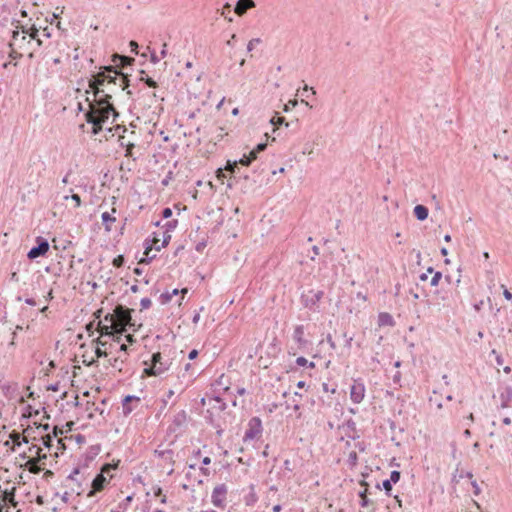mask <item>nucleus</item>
<instances>
[{
  "label": "nucleus",
  "mask_w": 512,
  "mask_h": 512,
  "mask_svg": "<svg viewBox=\"0 0 512 512\" xmlns=\"http://www.w3.org/2000/svg\"><path fill=\"white\" fill-rule=\"evenodd\" d=\"M158 242H159V239L156 236H154V238L152 240H148V239L145 240V242H144L145 257H143L139 260V264H149L156 257V255L150 256V252L153 249V247H155V250L160 251L162 246L157 245Z\"/></svg>",
  "instance_id": "obj_7"
},
{
  "label": "nucleus",
  "mask_w": 512,
  "mask_h": 512,
  "mask_svg": "<svg viewBox=\"0 0 512 512\" xmlns=\"http://www.w3.org/2000/svg\"><path fill=\"white\" fill-rule=\"evenodd\" d=\"M31 38H27V35H21L18 30H14L12 34V40L9 43L10 47H16L18 49H24L26 44L31 43Z\"/></svg>",
  "instance_id": "obj_11"
},
{
  "label": "nucleus",
  "mask_w": 512,
  "mask_h": 512,
  "mask_svg": "<svg viewBox=\"0 0 512 512\" xmlns=\"http://www.w3.org/2000/svg\"><path fill=\"white\" fill-rule=\"evenodd\" d=\"M343 337L345 338V347H347L348 349L351 348L353 337L348 336L347 333H344Z\"/></svg>",
  "instance_id": "obj_52"
},
{
  "label": "nucleus",
  "mask_w": 512,
  "mask_h": 512,
  "mask_svg": "<svg viewBox=\"0 0 512 512\" xmlns=\"http://www.w3.org/2000/svg\"><path fill=\"white\" fill-rule=\"evenodd\" d=\"M227 487L225 484L217 485L212 492L211 501L215 507L222 508L226 500Z\"/></svg>",
  "instance_id": "obj_8"
},
{
  "label": "nucleus",
  "mask_w": 512,
  "mask_h": 512,
  "mask_svg": "<svg viewBox=\"0 0 512 512\" xmlns=\"http://www.w3.org/2000/svg\"><path fill=\"white\" fill-rule=\"evenodd\" d=\"M266 147H267L266 143H259V144H257V146L254 149H255V152L260 153V152L264 151L266 149Z\"/></svg>",
  "instance_id": "obj_55"
},
{
  "label": "nucleus",
  "mask_w": 512,
  "mask_h": 512,
  "mask_svg": "<svg viewBox=\"0 0 512 512\" xmlns=\"http://www.w3.org/2000/svg\"><path fill=\"white\" fill-rule=\"evenodd\" d=\"M378 324L379 326H393L394 319L389 313L381 312L378 315Z\"/></svg>",
  "instance_id": "obj_20"
},
{
  "label": "nucleus",
  "mask_w": 512,
  "mask_h": 512,
  "mask_svg": "<svg viewBox=\"0 0 512 512\" xmlns=\"http://www.w3.org/2000/svg\"><path fill=\"white\" fill-rule=\"evenodd\" d=\"M150 60L152 63L156 64L159 62V58L157 57V55L155 54V52H152L151 53V57H150Z\"/></svg>",
  "instance_id": "obj_61"
},
{
  "label": "nucleus",
  "mask_w": 512,
  "mask_h": 512,
  "mask_svg": "<svg viewBox=\"0 0 512 512\" xmlns=\"http://www.w3.org/2000/svg\"><path fill=\"white\" fill-rule=\"evenodd\" d=\"M261 40L259 38H253L251 39L247 44V52H251L256 44H259Z\"/></svg>",
  "instance_id": "obj_37"
},
{
  "label": "nucleus",
  "mask_w": 512,
  "mask_h": 512,
  "mask_svg": "<svg viewBox=\"0 0 512 512\" xmlns=\"http://www.w3.org/2000/svg\"><path fill=\"white\" fill-rule=\"evenodd\" d=\"M414 215L419 221H424L428 218L429 210L426 206L418 204L414 207Z\"/></svg>",
  "instance_id": "obj_19"
},
{
  "label": "nucleus",
  "mask_w": 512,
  "mask_h": 512,
  "mask_svg": "<svg viewBox=\"0 0 512 512\" xmlns=\"http://www.w3.org/2000/svg\"><path fill=\"white\" fill-rule=\"evenodd\" d=\"M383 489L385 490L386 494H390L392 490V482L389 479H386L382 483Z\"/></svg>",
  "instance_id": "obj_41"
},
{
  "label": "nucleus",
  "mask_w": 512,
  "mask_h": 512,
  "mask_svg": "<svg viewBox=\"0 0 512 512\" xmlns=\"http://www.w3.org/2000/svg\"><path fill=\"white\" fill-rule=\"evenodd\" d=\"M257 499H258V498H257V495H256V493H255V491H254V488H253V486H251V491H250V492H249V494L245 497V503H246V505H248V506H252V505H254V504L256 503Z\"/></svg>",
  "instance_id": "obj_29"
},
{
  "label": "nucleus",
  "mask_w": 512,
  "mask_h": 512,
  "mask_svg": "<svg viewBox=\"0 0 512 512\" xmlns=\"http://www.w3.org/2000/svg\"><path fill=\"white\" fill-rule=\"evenodd\" d=\"M491 354L495 356V361L498 366H502L504 363V359L495 349L491 351Z\"/></svg>",
  "instance_id": "obj_35"
},
{
  "label": "nucleus",
  "mask_w": 512,
  "mask_h": 512,
  "mask_svg": "<svg viewBox=\"0 0 512 512\" xmlns=\"http://www.w3.org/2000/svg\"><path fill=\"white\" fill-rule=\"evenodd\" d=\"M400 379H401V373L397 371L395 373V375L393 376V381H394V383H399Z\"/></svg>",
  "instance_id": "obj_62"
},
{
  "label": "nucleus",
  "mask_w": 512,
  "mask_h": 512,
  "mask_svg": "<svg viewBox=\"0 0 512 512\" xmlns=\"http://www.w3.org/2000/svg\"><path fill=\"white\" fill-rule=\"evenodd\" d=\"M323 297V291H310L309 294L303 295L302 299L304 301V305L306 307L312 308L313 306L317 305V303L321 300Z\"/></svg>",
  "instance_id": "obj_13"
},
{
  "label": "nucleus",
  "mask_w": 512,
  "mask_h": 512,
  "mask_svg": "<svg viewBox=\"0 0 512 512\" xmlns=\"http://www.w3.org/2000/svg\"><path fill=\"white\" fill-rule=\"evenodd\" d=\"M296 364L298 366L304 367L308 364V360L305 357L300 356L296 359Z\"/></svg>",
  "instance_id": "obj_48"
},
{
  "label": "nucleus",
  "mask_w": 512,
  "mask_h": 512,
  "mask_svg": "<svg viewBox=\"0 0 512 512\" xmlns=\"http://www.w3.org/2000/svg\"><path fill=\"white\" fill-rule=\"evenodd\" d=\"M9 438L13 441L15 446H20V444H21V441H20L21 436H20L19 432L15 431V430L12 431L10 433V435H9Z\"/></svg>",
  "instance_id": "obj_32"
},
{
  "label": "nucleus",
  "mask_w": 512,
  "mask_h": 512,
  "mask_svg": "<svg viewBox=\"0 0 512 512\" xmlns=\"http://www.w3.org/2000/svg\"><path fill=\"white\" fill-rule=\"evenodd\" d=\"M71 200H73L75 202V207H80L81 206V198L78 194H72L70 196Z\"/></svg>",
  "instance_id": "obj_50"
},
{
  "label": "nucleus",
  "mask_w": 512,
  "mask_h": 512,
  "mask_svg": "<svg viewBox=\"0 0 512 512\" xmlns=\"http://www.w3.org/2000/svg\"><path fill=\"white\" fill-rule=\"evenodd\" d=\"M262 433V422L259 417H253L248 422V428L244 434L243 441H252Z\"/></svg>",
  "instance_id": "obj_4"
},
{
  "label": "nucleus",
  "mask_w": 512,
  "mask_h": 512,
  "mask_svg": "<svg viewBox=\"0 0 512 512\" xmlns=\"http://www.w3.org/2000/svg\"><path fill=\"white\" fill-rule=\"evenodd\" d=\"M365 395V387L362 383L355 382L350 389V398L351 400L359 404L364 399Z\"/></svg>",
  "instance_id": "obj_12"
},
{
  "label": "nucleus",
  "mask_w": 512,
  "mask_h": 512,
  "mask_svg": "<svg viewBox=\"0 0 512 512\" xmlns=\"http://www.w3.org/2000/svg\"><path fill=\"white\" fill-rule=\"evenodd\" d=\"M293 340L297 344V349L305 352L311 345L310 341L304 337V326L297 325L293 332Z\"/></svg>",
  "instance_id": "obj_9"
},
{
  "label": "nucleus",
  "mask_w": 512,
  "mask_h": 512,
  "mask_svg": "<svg viewBox=\"0 0 512 512\" xmlns=\"http://www.w3.org/2000/svg\"><path fill=\"white\" fill-rule=\"evenodd\" d=\"M140 73L142 76L140 77V81L144 82L150 88H156L158 86L157 82L153 80L151 77L145 74L144 70H141Z\"/></svg>",
  "instance_id": "obj_27"
},
{
  "label": "nucleus",
  "mask_w": 512,
  "mask_h": 512,
  "mask_svg": "<svg viewBox=\"0 0 512 512\" xmlns=\"http://www.w3.org/2000/svg\"><path fill=\"white\" fill-rule=\"evenodd\" d=\"M169 368V360H163L160 352L154 353L151 356V365L145 368V373L148 375L158 376L167 371Z\"/></svg>",
  "instance_id": "obj_3"
},
{
  "label": "nucleus",
  "mask_w": 512,
  "mask_h": 512,
  "mask_svg": "<svg viewBox=\"0 0 512 512\" xmlns=\"http://www.w3.org/2000/svg\"><path fill=\"white\" fill-rule=\"evenodd\" d=\"M179 292H181L182 295H185L188 292V289L183 288L181 291H179L178 289H173V291L171 293H169V292L162 293L160 296L161 302L163 304L168 303L172 299V297L177 295Z\"/></svg>",
  "instance_id": "obj_22"
},
{
  "label": "nucleus",
  "mask_w": 512,
  "mask_h": 512,
  "mask_svg": "<svg viewBox=\"0 0 512 512\" xmlns=\"http://www.w3.org/2000/svg\"><path fill=\"white\" fill-rule=\"evenodd\" d=\"M238 165H239V163L237 160H234V161L228 160L226 163V166H225V171L231 173L234 177H236L237 175L241 176L240 168Z\"/></svg>",
  "instance_id": "obj_21"
},
{
  "label": "nucleus",
  "mask_w": 512,
  "mask_h": 512,
  "mask_svg": "<svg viewBox=\"0 0 512 512\" xmlns=\"http://www.w3.org/2000/svg\"><path fill=\"white\" fill-rule=\"evenodd\" d=\"M132 312V309L121 304L116 305L114 308L113 315L115 319V329L117 331V336H114V340L116 342L120 341L122 333L126 331V326H132Z\"/></svg>",
  "instance_id": "obj_2"
},
{
  "label": "nucleus",
  "mask_w": 512,
  "mask_h": 512,
  "mask_svg": "<svg viewBox=\"0 0 512 512\" xmlns=\"http://www.w3.org/2000/svg\"><path fill=\"white\" fill-rule=\"evenodd\" d=\"M210 402H214L212 404V408L216 409L218 411H224L227 407L226 403L219 396H215V397L211 398Z\"/></svg>",
  "instance_id": "obj_26"
},
{
  "label": "nucleus",
  "mask_w": 512,
  "mask_h": 512,
  "mask_svg": "<svg viewBox=\"0 0 512 512\" xmlns=\"http://www.w3.org/2000/svg\"><path fill=\"white\" fill-rule=\"evenodd\" d=\"M103 324L102 321L98 322V329L101 333V336H111L112 335V328L115 327V319L113 313H108L104 317Z\"/></svg>",
  "instance_id": "obj_10"
},
{
  "label": "nucleus",
  "mask_w": 512,
  "mask_h": 512,
  "mask_svg": "<svg viewBox=\"0 0 512 512\" xmlns=\"http://www.w3.org/2000/svg\"><path fill=\"white\" fill-rule=\"evenodd\" d=\"M197 356H198V351H197L196 349L191 350V351L189 352V354H188V358H189L190 360L195 359Z\"/></svg>",
  "instance_id": "obj_59"
},
{
  "label": "nucleus",
  "mask_w": 512,
  "mask_h": 512,
  "mask_svg": "<svg viewBox=\"0 0 512 512\" xmlns=\"http://www.w3.org/2000/svg\"><path fill=\"white\" fill-rule=\"evenodd\" d=\"M125 147H126L125 156L126 157L132 156V150L135 147V144L132 142H127V144H125Z\"/></svg>",
  "instance_id": "obj_44"
},
{
  "label": "nucleus",
  "mask_w": 512,
  "mask_h": 512,
  "mask_svg": "<svg viewBox=\"0 0 512 512\" xmlns=\"http://www.w3.org/2000/svg\"><path fill=\"white\" fill-rule=\"evenodd\" d=\"M16 28H21L22 35H28L31 39L36 40L37 46H41L42 41L37 38L38 29L35 27V25H31L30 27H28L27 25H17Z\"/></svg>",
  "instance_id": "obj_17"
},
{
  "label": "nucleus",
  "mask_w": 512,
  "mask_h": 512,
  "mask_svg": "<svg viewBox=\"0 0 512 512\" xmlns=\"http://www.w3.org/2000/svg\"><path fill=\"white\" fill-rule=\"evenodd\" d=\"M400 476H401V474H400V472H399V471H397V470H393V471L390 473V479H389V480H390L392 483H397V482L400 480Z\"/></svg>",
  "instance_id": "obj_38"
},
{
  "label": "nucleus",
  "mask_w": 512,
  "mask_h": 512,
  "mask_svg": "<svg viewBox=\"0 0 512 512\" xmlns=\"http://www.w3.org/2000/svg\"><path fill=\"white\" fill-rule=\"evenodd\" d=\"M359 497L361 498L360 505L362 507H366L369 504V500L366 496V490L359 492Z\"/></svg>",
  "instance_id": "obj_36"
},
{
  "label": "nucleus",
  "mask_w": 512,
  "mask_h": 512,
  "mask_svg": "<svg viewBox=\"0 0 512 512\" xmlns=\"http://www.w3.org/2000/svg\"><path fill=\"white\" fill-rule=\"evenodd\" d=\"M177 223H178L177 220L168 221L165 224V227H166V231L165 232L169 233L170 231L174 230L176 228V226H177Z\"/></svg>",
  "instance_id": "obj_39"
},
{
  "label": "nucleus",
  "mask_w": 512,
  "mask_h": 512,
  "mask_svg": "<svg viewBox=\"0 0 512 512\" xmlns=\"http://www.w3.org/2000/svg\"><path fill=\"white\" fill-rule=\"evenodd\" d=\"M170 239H171V235L169 233L165 232L161 246L164 247V246L168 245Z\"/></svg>",
  "instance_id": "obj_56"
},
{
  "label": "nucleus",
  "mask_w": 512,
  "mask_h": 512,
  "mask_svg": "<svg viewBox=\"0 0 512 512\" xmlns=\"http://www.w3.org/2000/svg\"><path fill=\"white\" fill-rule=\"evenodd\" d=\"M75 439H76V441H77L78 443H83V442H85V437H84L82 434H77V435L75 436Z\"/></svg>",
  "instance_id": "obj_64"
},
{
  "label": "nucleus",
  "mask_w": 512,
  "mask_h": 512,
  "mask_svg": "<svg viewBox=\"0 0 512 512\" xmlns=\"http://www.w3.org/2000/svg\"><path fill=\"white\" fill-rule=\"evenodd\" d=\"M25 466L27 467L29 472H31L33 474H38L42 470L41 467L38 466V460L36 458L29 459L26 462Z\"/></svg>",
  "instance_id": "obj_24"
},
{
  "label": "nucleus",
  "mask_w": 512,
  "mask_h": 512,
  "mask_svg": "<svg viewBox=\"0 0 512 512\" xmlns=\"http://www.w3.org/2000/svg\"><path fill=\"white\" fill-rule=\"evenodd\" d=\"M502 409L508 408L512 406V386H509L505 389L503 393L500 395Z\"/></svg>",
  "instance_id": "obj_18"
},
{
  "label": "nucleus",
  "mask_w": 512,
  "mask_h": 512,
  "mask_svg": "<svg viewBox=\"0 0 512 512\" xmlns=\"http://www.w3.org/2000/svg\"><path fill=\"white\" fill-rule=\"evenodd\" d=\"M79 472H80V471H79V468H75V469L70 473V475L68 476V478H69V479H74V477H75L76 475H78V474H79Z\"/></svg>",
  "instance_id": "obj_63"
},
{
  "label": "nucleus",
  "mask_w": 512,
  "mask_h": 512,
  "mask_svg": "<svg viewBox=\"0 0 512 512\" xmlns=\"http://www.w3.org/2000/svg\"><path fill=\"white\" fill-rule=\"evenodd\" d=\"M172 216V209L169 207H166L162 210V217L165 219H168Z\"/></svg>",
  "instance_id": "obj_49"
},
{
  "label": "nucleus",
  "mask_w": 512,
  "mask_h": 512,
  "mask_svg": "<svg viewBox=\"0 0 512 512\" xmlns=\"http://www.w3.org/2000/svg\"><path fill=\"white\" fill-rule=\"evenodd\" d=\"M33 449H36V453L38 454V459H37V460H38V462H39L40 460H44V459H46V458H47L46 454L40 455L41 448H39V447H37V446H32V447H30V449H29V450H30V451H32Z\"/></svg>",
  "instance_id": "obj_45"
},
{
  "label": "nucleus",
  "mask_w": 512,
  "mask_h": 512,
  "mask_svg": "<svg viewBox=\"0 0 512 512\" xmlns=\"http://www.w3.org/2000/svg\"><path fill=\"white\" fill-rule=\"evenodd\" d=\"M11 51L9 53V57L12 59H19L22 57V54L17 51L18 48L16 47H10Z\"/></svg>",
  "instance_id": "obj_42"
},
{
  "label": "nucleus",
  "mask_w": 512,
  "mask_h": 512,
  "mask_svg": "<svg viewBox=\"0 0 512 512\" xmlns=\"http://www.w3.org/2000/svg\"><path fill=\"white\" fill-rule=\"evenodd\" d=\"M124 263V257L122 255H119L117 256L114 261H113V264L115 267H121Z\"/></svg>",
  "instance_id": "obj_46"
},
{
  "label": "nucleus",
  "mask_w": 512,
  "mask_h": 512,
  "mask_svg": "<svg viewBox=\"0 0 512 512\" xmlns=\"http://www.w3.org/2000/svg\"><path fill=\"white\" fill-rule=\"evenodd\" d=\"M311 92L312 94H315V90H313V88L311 87H308L307 85L304 86L303 90H302V96H305V97H308V93Z\"/></svg>",
  "instance_id": "obj_53"
},
{
  "label": "nucleus",
  "mask_w": 512,
  "mask_h": 512,
  "mask_svg": "<svg viewBox=\"0 0 512 512\" xmlns=\"http://www.w3.org/2000/svg\"><path fill=\"white\" fill-rule=\"evenodd\" d=\"M442 278V273L437 271L434 273L432 279H431V286H437L439 284V281L441 280Z\"/></svg>",
  "instance_id": "obj_33"
},
{
  "label": "nucleus",
  "mask_w": 512,
  "mask_h": 512,
  "mask_svg": "<svg viewBox=\"0 0 512 512\" xmlns=\"http://www.w3.org/2000/svg\"><path fill=\"white\" fill-rule=\"evenodd\" d=\"M502 288H504L503 296L505 297V299L511 300L512 299L511 292L509 290H507L504 285H502Z\"/></svg>",
  "instance_id": "obj_57"
},
{
  "label": "nucleus",
  "mask_w": 512,
  "mask_h": 512,
  "mask_svg": "<svg viewBox=\"0 0 512 512\" xmlns=\"http://www.w3.org/2000/svg\"><path fill=\"white\" fill-rule=\"evenodd\" d=\"M257 155H258V152H255V149L251 150L248 154V156H249L250 160H252V162L257 159Z\"/></svg>",
  "instance_id": "obj_60"
},
{
  "label": "nucleus",
  "mask_w": 512,
  "mask_h": 512,
  "mask_svg": "<svg viewBox=\"0 0 512 512\" xmlns=\"http://www.w3.org/2000/svg\"><path fill=\"white\" fill-rule=\"evenodd\" d=\"M152 302L149 298H142L140 301L141 309H148L151 306Z\"/></svg>",
  "instance_id": "obj_43"
},
{
  "label": "nucleus",
  "mask_w": 512,
  "mask_h": 512,
  "mask_svg": "<svg viewBox=\"0 0 512 512\" xmlns=\"http://www.w3.org/2000/svg\"><path fill=\"white\" fill-rule=\"evenodd\" d=\"M101 219H102V222H103V224H104V226H105V230H106L107 232H110V231H111V226H110V224H111V223H114V222L116 221V218H115V217H113V216H111V215H110V213H108V212H104V213H102V215H101Z\"/></svg>",
  "instance_id": "obj_25"
},
{
  "label": "nucleus",
  "mask_w": 512,
  "mask_h": 512,
  "mask_svg": "<svg viewBox=\"0 0 512 512\" xmlns=\"http://www.w3.org/2000/svg\"><path fill=\"white\" fill-rule=\"evenodd\" d=\"M239 164L243 166H249L252 163V160H250L249 156L244 154L243 157H241L239 160H237Z\"/></svg>",
  "instance_id": "obj_40"
},
{
  "label": "nucleus",
  "mask_w": 512,
  "mask_h": 512,
  "mask_svg": "<svg viewBox=\"0 0 512 512\" xmlns=\"http://www.w3.org/2000/svg\"><path fill=\"white\" fill-rule=\"evenodd\" d=\"M255 5L254 0H238L235 5L234 12L238 16H242L247 12V10L254 8Z\"/></svg>",
  "instance_id": "obj_14"
},
{
  "label": "nucleus",
  "mask_w": 512,
  "mask_h": 512,
  "mask_svg": "<svg viewBox=\"0 0 512 512\" xmlns=\"http://www.w3.org/2000/svg\"><path fill=\"white\" fill-rule=\"evenodd\" d=\"M129 46L131 48V52L138 54V43L136 41H130Z\"/></svg>",
  "instance_id": "obj_54"
},
{
  "label": "nucleus",
  "mask_w": 512,
  "mask_h": 512,
  "mask_svg": "<svg viewBox=\"0 0 512 512\" xmlns=\"http://www.w3.org/2000/svg\"><path fill=\"white\" fill-rule=\"evenodd\" d=\"M36 243L37 245L32 247L27 254V257L31 260L44 256L49 250V242L45 238L38 236Z\"/></svg>",
  "instance_id": "obj_5"
},
{
  "label": "nucleus",
  "mask_w": 512,
  "mask_h": 512,
  "mask_svg": "<svg viewBox=\"0 0 512 512\" xmlns=\"http://www.w3.org/2000/svg\"><path fill=\"white\" fill-rule=\"evenodd\" d=\"M347 462L348 464L351 466V467H354L356 466L357 462H358V455L355 451H351L348 455V459H347Z\"/></svg>",
  "instance_id": "obj_31"
},
{
  "label": "nucleus",
  "mask_w": 512,
  "mask_h": 512,
  "mask_svg": "<svg viewBox=\"0 0 512 512\" xmlns=\"http://www.w3.org/2000/svg\"><path fill=\"white\" fill-rule=\"evenodd\" d=\"M98 346L95 350V354L98 358H101V357H106L107 356V353L105 351H103V348L101 347H105L107 345V342L105 341H102V340H98Z\"/></svg>",
  "instance_id": "obj_30"
},
{
  "label": "nucleus",
  "mask_w": 512,
  "mask_h": 512,
  "mask_svg": "<svg viewBox=\"0 0 512 512\" xmlns=\"http://www.w3.org/2000/svg\"><path fill=\"white\" fill-rule=\"evenodd\" d=\"M129 85L128 75L121 73L113 65L102 66L97 73L92 74L88 86L93 92L94 100L90 101L89 97H86L89 109L85 112L87 123L92 124V134L97 135L110 116H113V120L119 116L111 103L112 94L120 89L131 96L132 91L128 89Z\"/></svg>",
  "instance_id": "obj_1"
},
{
  "label": "nucleus",
  "mask_w": 512,
  "mask_h": 512,
  "mask_svg": "<svg viewBox=\"0 0 512 512\" xmlns=\"http://www.w3.org/2000/svg\"><path fill=\"white\" fill-rule=\"evenodd\" d=\"M135 402L136 404H139L140 403V398L137 397V396H133V395H127L123 401H122V408H123V414L124 415H129L133 410H134V406L132 405V403Z\"/></svg>",
  "instance_id": "obj_15"
},
{
  "label": "nucleus",
  "mask_w": 512,
  "mask_h": 512,
  "mask_svg": "<svg viewBox=\"0 0 512 512\" xmlns=\"http://www.w3.org/2000/svg\"><path fill=\"white\" fill-rule=\"evenodd\" d=\"M155 455L159 458L167 460L170 464H174L173 451L172 450H155Z\"/></svg>",
  "instance_id": "obj_23"
},
{
  "label": "nucleus",
  "mask_w": 512,
  "mask_h": 512,
  "mask_svg": "<svg viewBox=\"0 0 512 512\" xmlns=\"http://www.w3.org/2000/svg\"><path fill=\"white\" fill-rule=\"evenodd\" d=\"M322 388H323V391L324 392H331V393H335L336 389L335 388H329V385L327 383H323L322 384Z\"/></svg>",
  "instance_id": "obj_58"
},
{
  "label": "nucleus",
  "mask_w": 512,
  "mask_h": 512,
  "mask_svg": "<svg viewBox=\"0 0 512 512\" xmlns=\"http://www.w3.org/2000/svg\"><path fill=\"white\" fill-rule=\"evenodd\" d=\"M112 62L116 63L114 67L117 69L124 68L126 66L132 65L134 58L115 53L112 55Z\"/></svg>",
  "instance_id": "obj_16"
},
{
  "label": "nucleus",
  "mask_w": 512,
  "mask_h": 512,
  "mask_svg": "<svg viewBox=\"0 0 512 512\" xmlns=\"http://www.w3.org/2000/svg\"><path fill=\"white\" fill-rule=\"evenodd\" d=\"M124 363V360L120 359V358H114L112 361H111V366L114 367V368H117L119 371H122V365Z\"/></svg>",
  "instance_id": "obj_34"
},
{
  "label": "nucleus",
  "mask_w": 512,
  "mask_h": 512,
  "mask_svg": "<svg viewBox=\"0 0 512 512\" xmlns=\"http://www.w3.org/2000/svg\"><path fill=\"white\" fill-rule=\"evenodd\" d=\"M185 418H186V414H185V412H184V411H182L181 413H179V414L176 416V418H175L174 422H175L177 425H180V424H181V422L185 420Z\"/></svg>",
  "instance_id": "obj_47"
},
{
  "label": "nucleus",
  "mask_w": 512,
  "mask_h": 512,
  "mask_svg": "<svg viewBox=\"0 0 512 512\" xmlns=\"http://www.w3.org/2000/svg\"><path fill=\"white\" fill-rule=\"evenodd\" d=\"M270 124L273 125L274 127H278L279 125H282V124H285L286 127L289 126V123L285 121V118L282 117V116H278V115H274L271 119H270Z\"/></svg>",
  "instance_id": "obj_28"
},
{
  "label": "nucleus",
  "mask_w": 512,
  "mask_h": 512,
  "mask_svg": "<svg viewBox=\"0 0 512 512\" xmlns=\"http://www.w3.org/2000/svg\"><path fill=\"white\" fill-rule=\"evenodd\" d=\"M43 444L47 447V448H50L52 446V436L51 435H46L44 438H43Z\"/></svg>",
  "instance_id": "obj_51"
},
{
  "label": "nucleus",
  "mask_w": 512,
  "mask_h": 512,
  "mask_svg": "<svg viewBox=\"0 0 512 512\" xmlns=\"http://www.w3.org/2000/svg\"><path fill=\"white\" fill-rule=\"evenodd\" d=\"M109 464H105L102 467V472L97 474L96 477L92 481V489L88 492L87 496L92 497L96 492H99L104 489L105 485L108 483L106 477L103 475V472H107L110 469Z\"/></svg>",
  "instance_id": "obj_6"
}]
</instances>
